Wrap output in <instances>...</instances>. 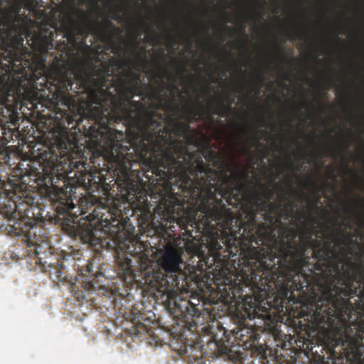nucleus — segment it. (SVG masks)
I'll list each match as a JSON object with an SVG mask.
<instances>
[{
  "mask_svg": "<svg viewBox=\"0 0 364 364\" xmlns=\"http://www.w3.org/2000/svg\"><path fill=\"white\" fill-rule=\"evenodd\" d=\"M129 117L132 144L136 155L151 168V171L164 181H181L188 187L193 184L189 173L197 175L204 168V161L198 150L191 152L186 141L181 139L187 135L190 126L181 121L167 119L157 109L150 110L143 102Z\"/></svg>",
  "mask_w": 364,
  "mask_h": 364,
  "instance_id": "1",
  "label": "nucleus"
},
{
  "mask_svg": "<svg viewBox=\"0 0 364 364\" xmlns=\"http://www.w3.org/2000/svg\"><path fill=\"white\" fill-rule=\"evenodd\" d=\"M37 0H0V90L9 89L14 74L38 80L36 72L43 74L47 68L46 62L50 50H53L54 35L57 28L41 26V30L31 36V18L26 11L43 14L38 11Z\"/></svg>",
  "mask_w": 364,
  "mask_h": 364,
  "instance_id": "2",
  "label": "nucleus"
},
{
  "mask_svg": "<svg viewBox=\"0 0 364 364\" xmlns=\"http://www.w3.org/2000/svg\"><path fill=\"white\" fill-rule=\"evenodd\" d=\"M33 161L29 164V168L25 171L30 180L36 183L39 191L46 198L51 200L55 206L57 215H50L44 208L38 203V199L31 196H26L23 198V215L28 220H20L9 225V231L16 237H21V241L25 244L26 252L31 257H36V262L43 267H49L50 263L43 261L40 257L41 243L44 241L41 235V228L39 225L47 224L57 225L60 218L68 216L69 211L75 208L72 199L73 187L66 186L63 188L58 184L59 181H63L67 176L69 165L58 164L55 166L54 161L56 156L49 151H41V149L33 150L31 154Z\"/></svg>",
  "mask_w": 364,
  "mask_h": 364,
  "instance_id": "3",
  "label": "nucleus"
},
{
  "mask_svg": "<svg viewBox=\"0 0 364 364\" xmlns=\"http://www.w3.org/2000/svg\"><path fill=\"white\" fill-rule=\"evenodd\" d=\"M294 203H289L286 189L280 183L259 191L258 203L247 200L242 208L246 221L240 218V231L244 240L256 245L269 242L275 247L277 263L271 271L278 274L296 271V212Z\"/></svg>",
  "mask_w": 364,
  "mask_h": 364,
  "instance_id": "4",
  "label": "nucleus"
},
{
  "mask_svg": "<svg viewBox=\"0 0 364 364\" xmlns=\"http://www.w3.org/2000/svg\"><path fill=\"white\" fill-rule=\"evenodd\" d=\"M77 112L69 114L65 112L62 115V118L56 123L53 129V144L51 146H43L41 151H49L56 156L57 160H53V164H66L69 166L67 171V176L62 182L63 185L61 186L65 188L66 186L73 187L72 196L74 194L75 186L69 181V173L71 170L77 168L74 176L76 178L75 183L77 186H82L85 190L94 193L100 190L102 191H108L110 189L109 183L107 182V178L102 171H95L87 172L85 165L87 164V157L84 156V153L78 141V135L76 129L79 132L82 131L84 134L89 138L93 145L96 147H101L109 152V157L115 162L118 167L114 171V175L116 176L115 183L118 186L120 191L127 192V199L129 197L134 198L139 191V187L135 181L131 178L130 171L132 167L131 161L132 156L128 151L130 147L127 146L128 150L124 152V161L121 162L117 157V151L112 152L106 144L97 145L85 133L84 125H89L88 122L85 119V114L82 111L80 106L77 107ZM121 145L124 146L122 144Z\"/></svg>",
  "mask_w": 364,
  "mask_h": 364,
  "instance_id": "5",
  "label": "nucleus"
},
{
  "mask_svg": "<svg viewBox=\"0 0 364 364\" xmlns=\"http://www.w3.org/2000/svg\"><path fill=\"white\" fill-rule=\"evenodd\" d=\"M102 79L105 77H117V80L111 82V86L107 88L99 87L90 90L88 96L92 104L87 117L88 125H84L85 133L97 145L106 144L113 152L117 151V156L121 162L124 161V152L127 146H122L118 139V135L122 136V132L109 126L112 117H116L124 120L129 126L132 124L129 119L133 117L132 112L138 109L134 102L133 97L138 90V84L141 81V74L132 70H124L122 73H116V70H110L108 66L101 70Z\"/></svg>",
  "mask_w": 364,
  "mask_h": 364,
  "instance_id": "6",
  "label": "nucleus"
},
{
  "mask_svg": "<svg viewBox=\"0 0 364 364\" xmlns=\"http://www.w3.org/2000/svg\"><path fill=\"white\" fill-rule=\"evenodd\" d=\"M252 171L239 165L228 164L225 170L218 171L204 164L200 168V182L196 186H191L189 193L196 197L200 209L206 214V220H218L220 227H229L234 222V214L227 208L222 198L228 205L242 207L247 200L258 203L259 191L251 179V174L255 175V165Z\"/></svg>",
  "mask_w": 364,
  "mask_h": 364,
  "instance_id": "7",
  "label": "nucleus"
},
{
  "mask_svg": "<svg viewBox=\"0 0 364 364\" xmlns=\"http://www.w3.org/2000/svg\"><path fill=\"white\" fill-rule=\"evenodd\" d=\"M82 20L86 23V28L75 20L70 23L64 24L60 31L66 41L64 40L61 44L57 45L56 49L60 53L54 55L53 52H49L48 54V56L50 55L53 58L50 65L53 69V73L50 77L52 80L50 85L54 87L56 94L59 95H65L69 90H73V78L77 75L75 74L73 65L68 60L71 48L77 43V36H87L90 32L102 41L114 45V35L121 32L109 18H105L100 22L98 20L92 21L84 14Z\"/></svg>",
  "mask_w": 364,
  "mask_h": 364,
  "instance_id": "8",
  "label": "nucleus"
},
{
  "mask_svg": "<svg viewBox=\"0 0 364 364\" xmlns=\"http://www.w3.org/2000/svg\"><path fill=\"white\" fill-rule=\"evenodd\" d=\"M151 265L144 272V283L154 291L171 296L179 284L178 274H183L182 252L171 244H166L156 252Z\"/></svg>",
  "mask_w": 364,
  "mask_h": 364,
  "instance_id": "9",
  "label": "nucleus"
},
{
  "mask_svg": "<svg viewBox=\"0 0 364 364\" xmlns=\"http://www.w3.org/2000/svg\"><path fill=\"white\" fill-rule=\"evenodd\" d=\"M197 175L189 173L190 179L193 183V184H191L190 186H198V183L200 182V173H199V172H197ZM165 182L171 186H178V190L181 191L183 196L188 198L187 200H191V203L196 206L198 211L200 213V215H198V218L201 217V218L199 219V221H197L195 217H189L186 218V223H184L183 222L181 221V224L179 223V225L181 230H184L186 232L187 235L188 237H193L192 230H187L188 225L192 228H200V225H201L202 226H203L204 229L210 230L213 233L215 232V233L218 235V232H220L221 235H223L224 237L228 236L225 239V247L227 249V252H228L230 256L233 257L236 255L238 247L237 246H235L236 252H233V244H235L238 237L241 238L242 240H244V237L242 236V230H239L240 226L241 225L240 218L234 216V222H232V224L229 225V228H228V227H224V228H223L222 227H220V224L218 223V220H214L213 221H208L206 220V214L203 211V210L200 209L199 201L196 200V197H193L192 194L189 193V191H191V187H185L181 185V181L179 182L176 181L170 180V181Z\"/></svg>",
  "mask_w": 364,
  "mask_h": 364,
  "instance_id": "10",
  "label": "nucleus"
},
{
  "mask_svg": "<svg viewBox=\"0 0 364 364\" xmlns=\"http://www.w3.org/2000/svg\"><path fill=\"white\" fill-rule=\"evenodd\" d=\"M197 175L189 173L190 179L193 183V184H191L190 186H198V183L200 182V173H199V172H197ZM165 182L171 186H178V190L181 191L183 196L188 198L187 200H191V203L196 206L198 211L200 213V215H198V218L201 217V218L199 219V221H197L195 217H189L186 218V223H184L183 222L181 221V224L179 223V225L181 230H184L186 232L187 235L188 237H193L192 230H187L188 225L192 228H200V225H201L202 226H203L204 229L210 230L213 233L215 232V233L218 235V232H220L221 235H223L224 237L228 236L225 239V247L227 249V252H228L230 256L233 257L236 255L238 247L237 246H235L236 252H233V244H235L238 237L241 238L242 240H244V237L242 236V230H239L240 226L241 225L240 218L234 216V222H232V224L229 225V228H228V227H224V228H223L222 227H220V224L218 223V220H214L213 221H208L206 220V214L203 211V210L200 209L199 201L196 200V197H193L192 194L189 193V191H191V187H185L181 185V181L179 182L176 181L170 180V181Z\"/></svg>",
  "mask_w": 364,
  "mask_h": 364,
  "instance_id": "11",
  "label": "nucleus"
},
{
  "mask_svg": "<svg viewBox=\"0 0 364 364\" xmlns=\"http://www.w3.org/2000/svg\"><path fill=\"white\" fill-rule=\"evenodd\" d=\"M123 215L121 210L98 203L93 208L92 213L84 218L85 221L80 223L77 233L79 234L85 242L91 245L103 247L102 237L98 234L102 232L107 234H114L124 229Z\"/></svg>",
  "mask_w": 364,
  "mask_h": 364,
  "instance_id": "12",
  "label": "nucleus"
},
{
  "mask_svg": "<svg viewBox=\"0 0 364 364\" xmlns=\"http://www.w3.org/2000/svg\"><path fill=\"white\" fill-rule=\"evenodd\" d=\"M119 248L124 253L137 259L140 263V272L144 274L146 269L151 265L152 259L150 258L155 252L150 244L141 242L139 239H129L120 244Z\"/></svg>",
  "mask_w": 364,
  "mask_h": 364,
  "instance_id": "13",
  "label": "nucleus"
},
{
  "mask_svg": "<svg viewBox=\"0 0 364 364\" xmlns=\"http://www.w3.org/2000/svg\"><path fill=\"white\" fill-rule=\"evenodd\" d=\"M198 304H195L189 299H181L180 296L176 297L173 301L172 309L173 313L176 314V316L181 317L184 319L185 322L191 321L196 323L194 321V318H199L201 314L202 309L198 308L200 304V300L196 299Z\"/></svg>",
  "mask_w": 364,
  "mask_h": 364,
  "instance_id": "14",
  "label": "nucleus"
},
{
  "mask_svg": "<svg viewBox=\"0 0 364 364\" xmlns=\"http://www.w3.org/2000/svg\"><path fill=\"white\" fill-rule=\"evenodd\" d=\"M162 67H160V72L155 73V82L156 86L154 88L153 93L150 95L149 98L152 100L158 101L159 103L154 105V109H149L150 110L159 109L162 107L164 111H173L172 107L170 104L169 100L164 96L162 93L165 90L167 89L168 83H166L163 79V75H166L162 71ZM150 108L149 107H148Z\"/></svg>",
  "mask_w": 364,
  "mask_h": 364,
  "instance_id": "15",
  "label": "nucleus"
},
{
  "mask_svg": "<svg viewBox=\"0 0 364 364\" xmlns=\"http://www.w3.org/2000/svg\"><path fill=\"white\" fill-rule=\"evenodd\" d=\"M208 104H210L208 102ZM210 107L209 106L207 108H204V106L202 103L199 104L198 107H190L188 108V115L186 117V119L188 122H198L201 120H203L205 118L208 121V127H211L214 123V110L211 112Z\"/></svg>",
  "mask_w": 364,
  "mask_h": 364,
  "instance_id": "16",
  "label": "nucleus"
},
{
  "mask_svg": "<svg viewBox=\"0 0 364 364\" xmlns=\"http://www.w3.org/2000/svg\"><path fill=\"white\" fill-rule=\"evenodd\" d=\"M117 262L118 263L119 270L122 274L126 277H130L138 284L147 285V284L144 283V274H142L143 278L141 279H137V275L133 269L132 260L130 258L127 256L122 257V258L119 257Z\"/></svg>",
  "mask_w": 364,
  "mask_h": 364,
  "instance_id": "17",
  "label": "nucleus"
},
{
  "mask_svg": "<svg viewBox=\"0 0 364 364\" xmlns=\"http://www.w3.org/2000/svg\"><path fill=\"white\" fill-rule=\"evenodd\" d=\"M247 135L248 140H246L243 143L242 147L239 150V157L245 154H249L250 158L252 159L254 158L252 147H261L264 148L266 146L264 143L259 141L255 134L250 133L248 131H245Z\"/></svg>",
  "mask_w": 364,
  "mask_h": 364,
  "instance_id": "18",
  "label": "nucleus"
},
{
  "mask_svg": "<svg viewBox=\"0 0 364 364\" xmlns=\"http://www.w3.org/2000/svg\"><path fill=\"white\" fill-rule=\"evenodd\" d=\"M210 106L214 108V114L220 117H225L232 112V105L233 100H230L228 95L222 97V100L215 104L213 101H209Z\"/></svg>",
  "mask_w": 364,
  "mask_h": 364,
  "instance_id": "19",
  "label": "nucleus"
},
{
  "mask_svg": "<svg viewBox=\"0 0 364 364\" xmlns=\"http://www.w3.org/2000/svg\"><path fill=\"white\" fill-rule=\"evenodd\" d=\"M19 200H22V202L18 203V201L9 199L7 204H1V213L7 217H11L18 212L23 216V199L20 198Z\"/></svg>",
  "mask_w": 364,
  "mask_h": 364,
  "instance_id": "20",
  "label": "nucleus"
},
{
  "mask_svg": "<svg viewBox=\"0 0 364 364\" xmlns=\"http://www.w3.org/2000/svg\"><path fill=\"white\" fill-rule=\"evenodd\" d=\"M296 58H291V68H292V79L291 82V119H296V73H294V70L296 69Z\"/></svg>",
  "mask_w": 364,
  "mask_h": 364,
  "instance_id": "21",
  "label": "nucleus"
},
{
  "mask_svg": "<svg viewBox=\"0 0 364 364\" xmlns=\"http://www.w3.org/2000/svg\"><path fill=\"white\" fill-rule=\"evenodd\" d=\"M162 71L168 76L169 79L171 80V83H168V87L166 90H171V94L173 95V101L175 100V93L178 92L179 90L178 86L176 85L178 78L176 76L173 75L168 70L166 65L163 66Z\"/></svg>",
  "mask_w": 364,
  "mask_h": 364,
  "instance_id": "22",
  "label": "nucleus"
},
{
  "mask_svg": "<svg viewBox=\"0 0 364 364\" xmlns=\"http://www.w3.org/2000/svg\"><path fill=\"white\" fill-rule=\"evenodd\" d=\"M294 126H292V136H291V146H296V133L294 131ZM291 157L292 161L291 164V171L292 175V181H294V178L296 177V149L292 147L291 151Z\"/></svg>",
  "mask_w": 364,
  "mask_h": 364,
  "instance_id": "23",
  "label": "nucleus"
},
{
  "mask_svg": "<svg viewBox=\"0 0 364 364\" xmlns=\"http://www.w3.org/2000/svg\"><path fill=\"white\" fill-rule=\"evenodd\" d=\"M291 39L292 41L296 40V0H291Z\"/></svg>",
  "mask_w": 364,
  "mask_h": 364,
  "instance_id": "24",
  "label": "nucleus"
},
{
  "mask_svg": "<svg viewBox=\"0 0 364 364\" xmlns=\"http://www.w3.org/2000/svg\"><path fill=\"white\" fill-rule=\"evenodd\" d=\"M209 249L214 255H220L223 247L220 245L217 237H213L209 242Z\"/></svg>",
  "mask_w": 364,
  "mask_h": 364,
  "instance_id": "25",
  "label": "nucleus"
},
{
  "mask_svg": "<svg viewBox=\"0 0 364 364\" xmlns=\"http://www.w3.org/2000/svg\"><path fill=\"white\" fill-rule=\"evenodd\" d=\"M50 268L53 269V274L55 275V277L58 279L63 280L64 279H66L65 276L63 277V274H64V269H65V266L63 263L58 264L54 267L50 266Z\"/></svg>",
  "mask_w": 364,
  "mask_h": 364,
  "instance_id": "26",
  "label": "nucleus"
},
{
  "mask_svg": "<svg viewBox=\"0 0 364 364\" xmlns=\"http://www.w3.org/2000/svg\"><path fill=\"white\" fill-rule=\"evenodd\" d=\"M211 336H210L208 341H207L208 342V345H209L210 343V341L211 343H213L214 346L217 348H222V346H223V337L221 338H218L217 336V335H215L213 334L212 332H211Z\"/></svg>",
  "mask_w": 364,
  "mask_h": 364,
  "instance_id": "27",
  "label": "nucleus"
},
{
  "mask_svg": "<svg viewBox=\"0 0 364 364\" xmlns=\"http://www.w3.org/2000/svg\"><path fill=\"white\" fill-rule=\"evenodd\" d=\"M131 63H134L136 66L143 67L145 64L148 63L147 58L146 55L144 53L143 55L137 54V62L131 61Z\"/></svg>",
  "mask_w": 364,
  "mask_h": 364,
  "instance_id": "28",
  "label": "nucleus"
},
{
  "mask_svg": "<svg viewBox=\"0 0 364 364\" xmlns=\"http://www.w3.org/2000/svg\"><path fill=\"white\" fill-rule=\"evenodd\" d=\"M276 170L272 172V179L274 181L279 178L283 173V165L280 162H278L276 164Z\"/></svg>",
  "mask_w": 364,
  "mask_h": 364,
  "instance_id": "29",
  "label": "nucleus"
},
{
  "mask_svg": "<svg viewBox=\"0 0 364 364\" xmlns=\"http://www.w3.org/2000/svg\"><path fill=\"white\" fill-rule=\"evenodd\" d=\"M173 65L176 67V73L178 76H183L185 71L184 65L181 62L176 60L173 61Z\"/></svg>",
  "mask_w": 364,
  "mask_h": 364,
  "instance_id": "30",
  "label": "nucleus"
},
{
  "mask_svg": "<svg viewBox=\"0 0 364 364\" xmlns=\"http://www.w3.org/2000/svg\"><path fill=\"white\" fill-rule=\"evenodd\" d=\"M263 80L262 75L261 74L257 73L254 75L253 84L257 86V92L259 93V84Z\"/></svg>",
  "mask_w": 364,
  "mask_h": 364,
  "instance_id": "31",
  "label": "nucleus"
},
{
  "mask_svg": "<svg viewBox=\"0 0 364 364\" xmlns=\"http://www.w3.org/2000/svg\"><path fill=\"white\" fill-rule=\"evenodd\" d=\"M202 352H200L199 355H193V358L196 364H203V360L202 358Z\"/></svg>",
  "mask_w": 364,
  "mask_h": 364,
  "instance_id": "32",
  "label": "nucleus"
},
{
  "mask_svg": "<svg viewBox=\"0 0 364 364\" xmlns=\"http://www.w3.org/2000/svg\"><path fill=\"white\" fill-rule=\"evenodd\" d=\"M14 84H15V85H14L15 87L14 88L13 92H17L20 91V88L21 87V79H18L16 81H15Z\"/></svg>",
  "mask_w": 364,
  "mask_h": 364,
  "instance_id": "33",
  "label": "nucleus"
},
{
  "mask_svg": "<svg viewBox=\"0 0 364 364\" xmlns=\"http://www.w3.org/2000/svg\"><path fill=\"white\" fill-rule=\"evenodd\" d=\"M92 264L87 265V269H85L86 272L84 274L85 277H88L89 276L92 275V274L91 273V272H92Z\"/></svg>",
  "mask_w": 364,
  "mask_h": 364,
  "instance_id": "34",
  "label": "nucleus"
},
{
  "mask_svg": "<svg viewBox=\"0 0 364 364\" xmlns=\"http://www.w3.org/2000/svg\"><path fill=\"white\" fill-rule=\"evenodd\" d=\"M209 157L213 158L214 160L216 159L218 160L220 159V155L217 152L213 151H211Z\"/></svg>",
  "mask_w": 364,
  "mask_h": 364,
  "instance_id": "35",
  "label": "nucleus"
},
{
  "mask_svg": "<svg viewBox=\"0 0 364 364\" xmlns=\"http://www.w3.org/2000/svg\"><path fill=\"white\" fill-rule=\"evenodd\" d=\"M85 282L87 283L86 284V289L88 290V291H91L94 288V285H93V283L92 281H85Z\"/></svg>",
  "mask_w": 364,
  "mask_h": 364,
  "instance_id": "36",
  "label": "nucleus"
},
{
  "mask_svg": "<svg viewBox=\"0 0 364 364\" xmlns=\"http://www.w3.org/2000/svg\"><path fill=\"white\" fill-rule=\"evenodd\" d=\"M166 39L169 43H173L174 42V38L169 33L166 35Z\"/></svg>",
  "mask_w": 364,
  "mask_h": 364,
  "instance_id": "37",
  "label": "nucleus"
},
{
  "mask_svg": "<svg viewBox=\"0 0 364 364\" xmlns=\"http://www.w3.org/2000/svg\"><path fill=\"white\" fill-rule=\"evenodd\" d=\"M112 18L114 19V20H116V21L119 20L120 19V16H119V13L118 12H115L113 14Z\"/></svg>",
  "mask_w": 364,
  "mask_h": 364,
  "instance_id": "38",
  "label": "nucleus"
},
{
  "mask_svg": "<svg viewBox=\"0 0 364 364\" xmlns=\"http://www.w3.org/2000/svg\"><path fill=\"white\" fill-rule=\"evenodd\" d=\"M156 38V33H151V35L149 36V39L151 41H154Z\"/></svg>",
  "mask_w": 364,
  "mask_h": 364,
  "instance_id": "39",
  "label": "nucleus"
},
{
  "mask_svg": "<svg viewBox=\"0 0 364 364\" xmlns=\"http://www.w3.org/2000/svg\"><path fill=\"white\" fill-rule=\"evenodd\" d=\"M255 276H256V275H255V273H253V269H252V268H251V279H250V280H251V281H250V283H251V282H253V279H254V277H255Z\"/></svg>",
  "mask_w": 364,
  "mask_h": 364,
  "instance_id": "40",
  "label": "nucleus"
},
{
  "mask_svg": "<svg viewBox=\"0 0 364 364\" xmlns=\"http://www.w3.org/2000/svg\"><path fill=\"white\" fill-rule=\"evenodd\" d=\"M257 2H259V8L260 9H262L263 8V3L261 2V0H255Z\"/></svg>",
  "mask_w": 364,
  "mask_h": 364,
  "instance_id": "41",
  "label": "nucleus"
},
{
  "mask_svg": "<svg viewBox=\"0 0 364 364\" xmlns=\"http://www.w3.org/2000/svg\"><path fill=\"white\" fill-rule=\"evenodd\" d=\"M295 196H296V191L292 189L291 190V196H292V198H294L295 197Z\"/></svg>",
  "mask_w": 364,
  "mask_h": 364,
  "instance_id": "42",
  "label": "nucleus"
},
{
  "mask_svg": "<svg viewBox=\"0 0 364 364\" xmlns=\"http://www.w3.org/2000/svg\"><path fill=\"white\" fill-rule=\"evenodd\" d=\"M240 31L242 34H245V26H242L241 28H240Z\"/></svg>",
  "mask_w": 364,
  "mask_h": 364,
  "instance_id": "43",
  "label": "nucleus"
},
{
  "mask_svg": "<svg viewBox=\"0 0 364 364\" xmlns=\"http://www.w3.org/2000/svg\"><path fill=\"white\" fill-rule=\"evenodd\" d=\"M243 47L245 48V50H246V53H247V54H250V50H249V49H248V48H247L245 45H243Z\"/></svg>",
  "mask_w": 364,
  "mask_h": 364,
  "instance_id": "44",
  "label": "nucleus"
},
{
  "mask_svg": "<svg viewBox=\"0 0 364 364\" xmlns=\"http://www.w3.org/2000/svg\"><path fill=\"white\" fill-rule=\"evenodd\" d=\"M220 331H223V335L225 336L226 333V330L223 327H221Z\"/></svg>",
  "mask_w": 364,
  "mask_h": 364,
  "instance_id": "45",
  "label": "nucleus"
},
{
  "mask_svg": "<svg viewBox=\"0 0 364 364\" xmlns=\"http://www.w3.org/2000/svg\"><path fill=\"white\" fill-rule=\"evenodd\" d=\"M211 48H212V50H214V51H215V50H219V48H218L217 46H212V47H211Z\"/></svg>",
  "mask_w": 364,
  "mask_h": 364,
  "instance_id": "46",
  "label": "nucleus"
},
{
  "mask_svg": "<svg viewBox=\"0 0 364 364\" xmlns=\"http://www.w3.org/2000/svg\"><path fill=\"white\" fill-rule=\"evenodd\" d=\"M203 28H204V30H205V33H207L208 32V28L207 27H205V26H204V24H203Z\"/></svg>",
  "mask_w": 364,
  "mask_h": 364,
  "instance_id": "47",
  "label": "nucleus"
},
{
  "mask_svg": "<svg viewBox=\"0 0 364 364\" xmlns=\"http://www.w3.org/2000/svg\"><path fill=\"white\" fill-rule=\"evenodd\" d=\"M225 28H226L228 30H229V31H232V30L231 27L228 26H225Z\"/></svg>",
  "mask_w": 364,
  "mask_h": 364,
  "instance_id": "48",
  "label": "nucleus"
},
{
  "mask_svg": "<svg viewBox=\"0 0 364 364\" xmlns=\"http://www.w3.org/2000/svg\"><path fill=\"white\" fill-rule=\"evenodd\" d=\"M252 130L254 132H257L258 130L257 129V128H252Z\"/></svg>",
  "mask_w": 364,
  "mask_h": 364,
  "instance_id": "49",
  "label": "nucleus"
},
{
  "mask_svg": "<svg viewBox=\"0 0 364 364\" xmlns=\"http://www.w3.org/2000/svg\"><path fill=\"white\" fill-rule=\"evenodd\" d=\"M250 263H251L250 261H247L248 266H251Z\"/></svg>",
  "mask_w": 364,
  "mask_h": 364,
  "instance_id": "50",
  "label": "nucleus"
},
{
  "mask_svg": "<svg viewBox=\"0 0 364 364\" xmlns=\"http://www.w3.org/2000/svg\"><path fill=\"white\" fill-rule=\"evenodd\" d=\"M259 290H260L261 292L264 291V289H262V288H259Z\"/></svg>",
  "mask_w": 364,
  "mask_h": 364,
  "instance_id": "51",
  "label": "nucleus"
},
{
  "mask_svg": "<svg viewBox=\"0 0 364 364\" xmlns=\"http://www.w3.org/2000/svg\"><path fill=\"white\" fill-rule=\"evenodd\" d=\"M296 283H295V281H292V285H294Z\"/></svg>",
  "mask_w": 364,
  "mask_h": 364,
  "instance_id": "52",
  "label": "nucleus"
},
{
  "mask_svg": "<svg viewBox=\"0 0 364 364\" xmlns=\"http://www.w3.org/2000/svg\"><path fill=\"white\" fill-rule=\"evenodd\" d=\"M161 53L164 54V50L163 49H161Z\"/></svg>",
  "mask_w": 364,
  "mask_h": 364,
  "instance_id": "53",
  "label": "nucleus"
},
{
  "mask_svg": "<svg viewBox=\"0 0 364 364\" xmlns=\"http://www.w3.org/2000/svg\"><path fill=\"white\" fill-rule=\"evenodd\" d=\"M273 2L276 3V0H272Z\"/></svg>",
  "mask_w": 364,
  "mask_h": 364,
  "instance_id": "54",
  "label": "nucleus"
}]
</instances>
